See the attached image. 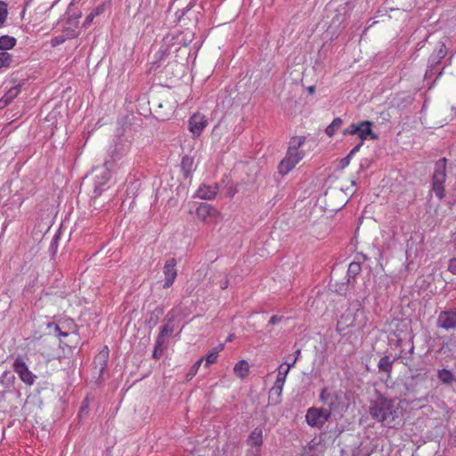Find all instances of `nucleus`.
<instances>
[{
  "label": "nucleus",
  "mask_w": 456,
  "mask_h": 456,
  "mask_svg": "<svg viewBox=\"0 0 456 456\" xmlns=\"http://www.w3.org/2000/svg\"><path fill=\"white\" fill-rule=\"evenodd\" d=\"M281 319H282V317H281V316L273 315L270 318L269 323L272 324V325H274V324L280 322L281 321Z\"/></svg>",
  "instance_id": "37"
},
{
  "label": "nucleus",
  "mask_w": 456,
  "mask_h": 456,
  "mask_svg": "<svg viewBox=\"0 0 456 456\" xmlns=\"http://www.w3.org/2000/svg\"><path fill=\"white\" fill-rule=\"evenodd\" d=\"M255 456H257V455H255Z\"/></svg>",
  "instance_id": "52"
},
{
  "label": "nucleus",
  "mask_w": 456,
  "mask_h": 456,
  "mask_svg": "<svg viewBox=\"0 0 456 456\" xmlns=\"http://www.w3.org/2000/svg\"><path fill=\"white\" fill-rule=\"evenodd\" d=\"M163 314V309L162 308H159V307L156 308L152 312V314H151V316L150 318V322H152L155 324L157 322L158 319H159V316L160 314Z\"/></svg>",
  "instance_id": "33"
},
{
  "label": "nucleus",
  "mask_w": 456,
  "mask_h": 456,
  "mask_svg": "<svg viewBox=\"0 0 456 456\" xmlns=\"http://www.w3.org/2000/svg\"><path fill=\"white\" fill-rule=\"evenodd\" d=\"M204 358L200 359L192 367L191 369L196 370V372L198 371L200 364L203 362Z\"/></svg>",
  "instance_id": "41"
},
{
  "label": "nucleus",
  "mask_w": 456,
  "mask_h": 456,
  "mask_svg": "<svg viewBox=\"0 0 456 456\" xmlns=\"http://www.w3.org/2000/svg\"><path fill=\"white\" fill-rule=\"evenodd\" d=\"M196 370L191 369L187 374L188 379H191L193 376L196 375Z\"/></svg>",
  "instance_id": "44"
},
{
  "label": "nucleus",
  "mask_w": 456,
  "mask_h": 456,
  "mask_svg": "<svg viewBox=\"0 0 456 456\" xmlns=\"http://www.w3.org/2000/svg\"><path fill=\"white\" fill-rule=\"evenodd\" d=\"M361 270L360 265L357 263H351L348 266V274L355 275Z\"/></svg>",
  "instance_id": "32"
},
{
  "label": "nucleus",
  "mask_w": 456,
  "mask_h": 456,
  "mask_svg": "<svg viewBox=\"0 0 456 456\" xmlns=\"http://www.w3.org/2000/svg\"><path fill=\"white\" fill-rule=\"evenodd\" d=\"M446 164L447 159L445 158L436 161L432 176V190L439 200L444 199L445 195L444 183L446 180Z\"/></svg>",
  "instance_id": "3"
},
{
  "label": "nucleus",
  "mask_w": 456,
  "mask_h": 456,
  "mask_svg": "<svg viewBox=\"0 0 456 456\" xmlns=\"http://www.w3.org/2000/svg\"><path fill=\"white\" fill-rule=\"evenodd\" d=\"M309 92L313 93L314 92V87L313 86H310L309 87Z\"/></svg>",
  "instance_id": "49"
},
{
  "label": "nucleus",
  "mask_w": 456,
  "mask_h": 456,
  "mask_svg": "<svg viewBox=\"0 0 456 456\" xmlns=\"http://www.w3.org/2000/svg\"><path fill=\"white\" fill-rule=\"evenodd\" d=\"M109 358V350L108 347L105 346L99 354L96 355L94 359V363L96 368H99V371L102 373L105 367L107 366V362Z\"/></svg>",
  "instance_id": "14"
},
{
  "label": "nucleus",
  "mask_w": 456,
  "mask_h": 456,
  "mask_svg": "<svg viewBox=\"0 0 456 456\" xmlns=\"http://www.w3.org/2000/svg\"><path fill=\"white\" fill-rule=\"evenodd\" d=\"M217 193V186L202 185L199 188L197 194L200 199L211 200Z\"/></svg>",
  "instance_id": "15"
},
{
  "label": "nucleus",
  "mask_w": 456,
  "mask_h": 456,
  "mask_svg": "<svg viewBox=\"0 0 456 456\" xmlns=\"http://www.w3.org/2000/svg\"><path fill=\"white\" fill-rule=\"evenodd\" d=\"M448 270H449L452 273L456 274V258H452V259L449 261Z\"/></svg>",
  "instance_id": "34"
},
{
  "label": "nucleus",
  "mask_w": 456,
  "mask_h": 456,
  "mask_svg": "<svg viewBox=\"0 0 456 456\" xmlns=\"http://www.w3.org/2000/svg\"><path fill=\"white\" fill-rule=\"evenodd\" d=\"M126 152V146L121 142H115L113 149L110 150V155L111 159L116 161L119 159Z\"/></svg>",
  "instance_id": "16"
},
{
  "label": "nucleus",
  "mask_w": 456,
  "mask_h": 456,
  "mask_svg": "<svg viewBox=\"0 0 456 456\" xmlns=\"http://www.w3.org/2000/svg\"><path fill=\"white\" fill-rule=\"evenodd\" d=\"M225 129L224 126H221L220 124L215 126L212 131V136L213 138L216 140H220V135L223 134V131Z\"/></svg>",
  "instance_id": "31"
},
{
  "label": "nucleus",
  "mask_w": 456,
  "mask_h": 456,
  "mask_svg": "<svg viewBox=\"0 0 456 456\" xmlns=\"http://www.w3.org/2000/svg\"><path fill=\"white\" fill-rule=\"evenodd\" d=\"M395 360V358L391 359L390 356L388 355L381 357L378 363V368L379 371H383L389 374L392 370V366Z\"/></svg>",
  "instance_id": "17"
},
{
  "label": "nucleus",
  "mask_w": 456,
  "mask_h": 456,
  "mask_svg": "<svg viewBox=\"0 0 456 456\" xmlns=\"http://www.w3.org/2000/svg\"><path fill=\"white\" fill-rule=\"evenodd\" d=\"M207 125L206 117L200 113L193 114L189 119V129L195 136H200Z\"/></svg>",
  "instance_id": "10"
},
{
  "label": "nucleus",
  "mask_w": 456,
  "mask_h": 456,
  "mask_svg": "<svg viewBox=\"0 0 456 456\" xmlns=\"http://www.w3.org/2000/svg\"><path fill=\"white\" fill-rule=\"evenodd\" d=\"M176 108V102L174 101L165 100L159 103L158 109L155 110L158 118L161 120L168 119Z\"/></svg>",
  "instance_id": "12"
},
{
  "label": "nucleus",
  "mask_w": 456,
  "mask_h": 456,
  "mask_svg": "<svg viewBox=\"0 0 456 456\" xmlns=\"http://www.w3.org/2000/svg\"><path fill=\"white\" fill-rule=\"evenodd\" d=\"M8 104H9V102H5V101H4V99L3 97L0 99V110L4 109Z\"/></svg>",
  "instance_id": "43"
},
{
  "label": "nucleus",
  "mask_w": 456,
  "mask_h": 456,
  "mask_svg": "<svg viewBox=\"0 0 456 456\" xmlns=\"http://www.w3.org/2000/svg\"><path fill=\"white\" fill-rule=\"evenodd\" d=\"M94 12V14L96 16V15H98L100 13V10L96 9Z\"/></svg>",
  "instance_id": "47"
},
{
  "label": "nucleus",
  "mask_w": 456,
  "mask_h": 456,
  "mask_svg": "<svg viewBox=\"0 0 456 456\" xmlns=\"http://www.w3.org/2000/svg\"><path fill=\"white\" fill-rule=\"evenodd\" d=\"M13 370L25 384L31 386L34 383L36 376L28 370L27 364L20 357L16 358L14 361Z\"/></svg>",
  "instance_id": "8"
},
{
  "label": "nucleus",
  "mask_w": 456,
  "mask_h": 456,
  "mask_svg": "<svg viewBox=\"0 0 456 456\" xmlns=\"http://www.w3.org/2000/svg\"><path fill=\"white\" fill-rule=\"evenodd\" d=\"M16 45V39L10 36L0 37V50H10Z\"/></svg>",
  "instance_id": "24"
},
{
  "label": "nucleus",
  "mask_w": 456,
  "mask_h": 456,
  "mask_svg": "<svg viewBox=\"0 0 456 456\" xmlns=\"http://www.w3.org/2000/svg\"><path fill=\"white\" fill-rule=\"evenodd\" d=\"M176 259L169 258L165 265H164V275H165V283L163 285L164 289H167L171 287L177 276L176 266Z\"/></svg>",
  "instance_id": "11"
},
{
  "label": "nucleus",
  "mask_w": 456,
  "mask_h": 456,
  "mask_svg": "<svg viewBox=\"0 0 456 456\" xmlns=\"http://www.w3.org/2000/svg\"><path fill=\"white\" fill-rule=\"evenodd\" d=\"M173 332H174V327L169 325L168 323L167 324H165L163 325L161 328H160V332L157 338V341L160 342V343H165V339L167 338H169L173 335Z\"/></svg>",
  "instance_id": "23"
},
{
  "label": "nucleus",
  "mask_w": 456,
  "mask_h": 456,
  "mask_svg": "<svg viewBox=\"0 0 456 456\" xmlns=\"http://www.w3.org/2000/svg\"><path fill=\"white\" fill-rule=\"evenodd\" d=\"M228 284H229V280L227 278H225L223 281H221L220 288L222 289H225L228 287Z\"/></svg>",
  "instance_id": "39"
},
{
  "label": "nucleus",
  "mask_w": 456,
  "mask_h": 456,
  "mask_svg": "<svg viewBox=\"0 0 456 456\" xmlns=\"http://www.w3.org/2000/svg\"><path fill=\"white\" fill-rule=\"evenodd\" d=\"M351 158H352V157H350L349 155H347L346 157H345L344 159H342L340 160V164H339L340 167H341V168H345V167H346L349 165V163H350Z\"/></svg>",
  "instance_id": "35"
},
{
  "label": "nucleus",
  "mask_w": 456,
  "mask_h": 456,
  "mask_svg": "<svg viewBox=\"0 0 456 456\" xmlns=\"http://www.w3.org/2000/svg\"><path fill=\"white\" fill-rule=\"evenodd\" d=\"M8 10L7 4L0 1V27H2L7 18Z\"/></svg>",
  "instance_id": "28"
},
{
  "label": "nucleus",
  "mask_w": 456,
  "mask_h": 456,
  "mask_svg": "<svg viewBox=\"0 0 456 456\" xmlns=\"http://www.w3.org/2000/svg\"><path fill=\"white\" fill-rule=\"evenodd\" d=\"M227 340L231 341L232 340V336H230Z\"/></svg>",
  "instance_id": "51"
},
{
  "label": "nucleus",
  "mask_w": 456,
  "mask_h": 456,
  "mask_svg": "<svg viewBox=\"0 0 456 456\" xmlns=\"http://www.w3.org/2000/svg\"><path fill=\"white\" fill-rule=\"evenodd\" d=\"M437 327L449 330H456V311H442L437 318Z\"/></svg>",
  "instance_id": "9"
},
{
  "label": "nucleus",
  "mask_w": 456,
  "mask_h": 456,
  "mask_svg": "<svg viewBox=\"0 0 456 456\" xmlns=\"http://www.w3.org/2000/svg\"><path fill=\"white\" fill-rule=\"evenodd\" d=\"M295 365V361L292 363H288L285 361L278 368V373L273 387L269 391V397L272 398L274 395H277V399L274 401L275 403H279L280 397L282 393V388L286 380V377L289 372V370Z\"/></svg>",
  "instance_id": "5"
},
{
  "label": "nucleus",
  "mask_w": 456,
  "mask_h": 456,
  "mask_svg": "<svg viewBox=\"0 0 456 456\" xmlns=\"http://www.w3.org/2000/svg\"><path fill=\"white\" fill-rule=\"evenodd\" d=\"M263 442V432L261 428H255L248 437V444L252 446H259Z\"/></svg>",
  "instance_id": "20"
},
{
  "label": "nucleus",
  "mask_w": 456,
  "mask_h": 456,
  "mask_svg": "<svg viewBox=\"0 0 456 456\" xmlns=\"http://www.w3.org/2000/svg\"><path fill=\"white\" fill-rule=\"evenodd\" d=\"M305 142V136H295L290 139L286 157L279 165V171L281 174H288L304 158L305 152L299 149Z\"/></svg>",
  "instance_id": "2"
},
{
  "label": "nucleus",
  "mask_w": 456,
  "mask_h": 456,
  "mask_svg": "<svg viewBox=\"0 0 456 456\" xmlns=\"http://www.w3.org/2000/svg\"><path fill=\"white\" fill-rule=\"evenodd\" d=\"M12 61L11 54L3 52L0 53V68L9 67Z\"/></svg>",
  "instance_id": "29"
},
{
  "label": "nucleus",
  "mask_w": 456,
  "mask_h": 456,
  "mask_svg": "<svg viewBox=\"0 0 456 456\" xmlns=\"http://www.w3.org/2000/svg\"><path fill=\"white\" fill-rule=\"evenodd\" d=\"M343 392L336 391L324 387L320 394L321 402L327 406L326 411H330V414L340 408L343 404Z\"/></svg>",
  "instance_id": "4"
},
{
  "label": "nucleus",
  "mask_w": 456,
  "mask_h": 456,
  "mask_svg": "<svg viewBox=\"0 0 456 456\" xmlns=\"http://www.w3.org/2000/svg\"><path fill=\"white\" fill-rule=\"evenodd\" d=\"M300 354H301V351L300 349H297L295 353V358L292 360V361H295V363L297 362V361L298 360L299 356H300Z\"/></svg>",
  "instance_id": "45"
},
{
  "label": "nucleus",
  "mask_w": 456,
  "mask_h": 456,
  "mask_svg": "<svg viewBox=\"0 0 456 456\" xmlns=\"http://www.w3.org/2000/svg\"><path fill=\"white\" fill-rule=\"evenodd\" d=\"M94 17H95L94 12H91V13H90L89 15H87V17L86 18L85 24H86V25H89V24L93 21V20H94Z\"/></svg>",
  "instance_id": "38"
},
{
  "label": "nucleus",
  "mask_w": 456,
  "mask_h": 456,
  "mask_svg": "<svg viewBox=\"0 0 456 456\" xmlns=\"http://www.w3.org/2000/svg\"><path fill=\"white\" fill-rule=\"evenodd\" d=\"M216 213V208L207 203L200 204L196 210L197 216L204 222H207L209 217L215 216Z\"/></svg>",
  "instance_id": "13"
},
{
  "label": "nucleus",
  "mask_w": 456,
  "mask_h": 456,
  "mask_svg": "<svg viewBox=\"0 0 456 456\" xmlns=\"http://www.w3.org/2000/svg\"><path fill=\"white\" fill-rule=\"evenodd\" d=\"M94 193V196H99L102 193V191L100 190V188L98 186H96Z\"/></svg>",
  "instance_id": "46"
},
{
  "label": "nucleus",
  "mask_w": 456,
  "mask_h": 456,
  "mask_svg": "<svg viewBox=\"0 0 456 456\" xmlns=\"http://www.w3.org/2000/svg\"><path fill=\"white\" fill-rule=\"evenodd\" d=\"M55 330L60 331V328L58 326H55Z\"/></svg>",
  "instance_id": "50"
},
{
  "label": "nucleus",
  "mask_w": 456,
  "mask_h": 456,
  "mask_svg": "<svg viewBox=\"0 0 456 456\" xmlns=\"http://www.w3.org/2000/svg\"><path fill=\"white\" fill-rule=\"evenodd\" d=\"M369 413L378 422L390 426L398 418V409L395 401L379 394L375 400L370 402Z\"/></svg>",
  "instance_id": "1"
},
{
  "label": "nucleus",
  "mask_w": 456,
  "mask_h": 456,
  "mask_svg": "<svg viewBox=\"0 0 456 456\" xmlns=\"http://www.w3.org/2000/svg\"><path fill=\"white\" fill-rule=\"evenodd\" d=\"M163 345H164L163 343H160L156 340V344H155V347H154V351H153L154 358L159 359L162 355Z\"/></svg>",
  "instance_id": "30"
},
{
  "label": "nucleus",
  "mask_w": 456,
  "mask_h": 456,
  "mask_svg": "<svg viewBox=\"0 0 456 456\" xmlns=\"http://www.w3.org/2000/svg\"><path fill=\"white\" fill-rule=\"evenodd\" d=\"M372 122L362 121L358 124H351L349 127L343 131V134L358 135L362 141L366 140L368 137L377 139L378 136L371 130Z\"/></svg>",
  "instance_id": "7"
},
{
  "label": "nucleus",
  "mask_w": 456,
  "mask_h": 456,
  "mask_svg": "<svg viewBox=\"0 0 456 456\" xmlns=\"http://www.w3.org/2000/svg\"><path fill=\"white\" fill-rule=\"evenodd\" d=\"M20 94V86H13L9 89V91L3 96L5 102H9V104L12 102L14 98L18 96Z\"/></svg>",
  "instance_id": "26"
},
{
  "label": "nucleus",
  "mask_w": 456,
  "mask_h": 456,
  "mask_svg": "<svg viewBox=\"0 0 456 456\" xmlns=\"http://www.w3.org/2000/svg\"><path fill=\"white\" fill-rule=\"evenodd\" d=\"M217 356H218L217 349H214L211 352H209L205 357V361H206L205 366L208 367L210 364L216 362L217 360Z\"/></svg>",
  "instance_id": "27"
},
{
  "label": "nucleus",
  "mask_w": 456,
  "mask_h": 456,
  "mask_svg": "<svg viewBox=\"0 0 456 456\" xmlns=\"http://www.w3.org/2000/svg\"><path fill=\"white\" fill-rule=\"evenodd\" d=\"M60 336H64V337H65V336H67V333H65V332H60Z\"/></svg>",
  "instance_id": "48"
},
{
  "label": "nucleus",
  "mask_w": 456,
  "mask_h": 456,
  "mask_svg": "<svg viewBox=\"0 0 456 456\" xmlns=\"http://www.w3.org/2000/svg\"><path fill=\"white\" fill-rule=\"evenodd\" d=\"M204 358L200 359L192 367L191 369L196 370V372L198 371L200 364L203 362Z\"/></svg>",
  "instance_id": "42"
},
{
  "label": "nucleus",
  "mask_w": 456,
  "mask_h": 456,
  "mask_svg": "<svg viewBox=\"0 0 456 456\" xmlns=\"http://www.w3.org/2000/svg\"><path fill=\"white\" fill-rule=\"evenodd\" d=\"M447 53L446 46L444 43H440L438 48L431 55L430 61L434 64H438L442 59L445 57Z\"/></svg>",
  "instance_id": "19"
},
{
  "label": "nucleus",
  "mask_w": 456,
  "mask_h": 456,
  "mask_svg": "<svg viewBox=\"0 0 456 456\" xmlns=\"http://www.w3.org/2000/svg\"><path fill=\"white\" fill-rule=\"evenodd\" d=\"M248 370L249 366L248 362L245 360L238 362L233 368L235 375L240 379L245 378L248 374Z\"/></svg>",
  "instance_id": "18"
},
{
  "label": "nucleus",
  "mask_w": 456,
  "mask_h": 456,
  "mask_svg": "<svg viewBox=\"0 0 456 456\" xmlns=\"http://www.w3.org/2000/svg\"><path fill=\"white\" fill-rule=\"evenodd\" d=\"M362 145V142H360V143H358L357 145H355V146L351 150V151L348 153V155H349L350 157H353L356 152H358V151H359V150L361 149Z\"/></svg>",
  "instance_id": "36"
},
{
  "label": "nucleus",
  "mask_w": 456,
  "mask_h": 456,
  "mask_svg": "<svg viewBox=\"0 0 456 456\" xmlns=\"http://www.w3.org/2000/svg\"><path fill=\"white\" fill-rule=\"evenodd\" d=\"M192 167H193V159L191 158H190L189 156H184L182 159L181 168H182V171L185 177H188L191 175V173L192 171Z\"/></svg>",
  "instance_id": "22"
},
{
  "label": "nucleus",
  "mask_w": 456,
  "mask_h": 456,
  "mask_svg": "<svg viewBox=\"0 0 456 456\" xmlns=\"http://www.w3.org/2000/svg\"><path fill=\"white\" fill-rule=\"evenodd\" d=\"M437 378L446 385H451L456 380L452 371L446 369L439 370L437 371Z\"/></svg>",
  "instance_id": "21"
},
{
  "label": "nucleus",
  "mask_w": 456,
  "mask_h": 456,
  "mask_svg": "<svg viewBox=\"0 0 456 456\" xmlns=\"http://www.w3.org/2000/svg\"><path fill=\"white\" fill-rule=\"evenodd\" d=\"M174 318H175L174 312H173V311H170V312L167 314L166 320H167L168 322H173V321H174Z\"/></svg>",
  "instance_id": "40"
},
{
  "label": "nucleus",
  "mask_w": 456,
  "mask_h": 456,
  "mask_svg": "<svg viewBox=\"0 0 456 456\" xmlns=\"http://www.w3.org/2000/svg\"><path fill=\"white\" fill-rule=\"evenodd\" d=\"M330 416V411H326L324 408L311 407L306 411L305 420L310 427L322 428Z\"/></svg>",
  "instance_id": "6"
},
{
  "label": "nucleus",
  "mask_w": 456,
  "mask_h": 456,
  "mask_svg": "<svg viewBox=\"0 0 456 456\" xmlns=\"http://www.w3.org/2000/svg\"><path fill=\"white\" fill-rule=\"evenodd\" d=\"M343 121L340 118H334L331 124L327 126L326 134L331 137L335 132L341 127Z\"/></svg>",
  "instance_id": "25"
}]
</instances>
